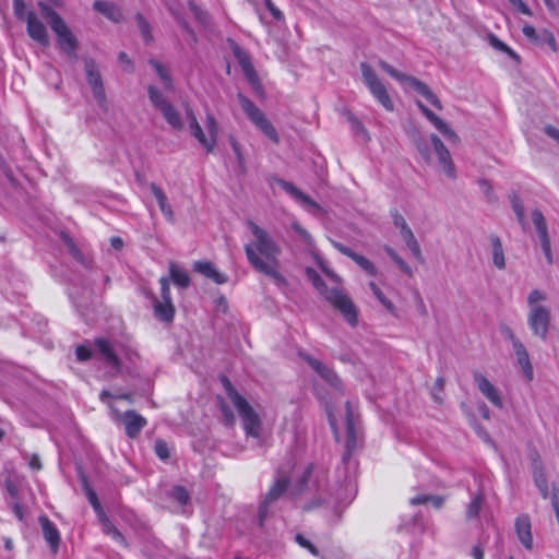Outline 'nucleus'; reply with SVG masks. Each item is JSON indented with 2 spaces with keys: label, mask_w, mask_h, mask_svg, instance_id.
<instances>
[{
  "label": "nucleus",
  "mask_w": 559,
  "mask_h": 559,
  "mask_svg": "<svg viewBox=\"0 0 559 559\" xmlns=\"http://www.w3.org/2000/svg\"><path fill=\"white\" fill-rule=\"evenodd\" d=\"M193 15L197 20H199L202 23H205L207 21V15L204 13L200 8H198L194 3L189 4Z\"/></svg>",
  "instance_id": "obj_54"
},
{
  "label": "nucleus",
  "mask_w": 559,
  "mask_h": 559,
  "mask_svg": "<svg viewBox=\"0 0 559 559\" xmlns=\"http://www.w3.org/2000/svg\"><path fill=\"white\" fill-rule=\"evenodd\" d=\"M514 8H516L522 14L531 16L533 13L531 9L522 0H508Z\"/></svg>",
  "instance_id": "obj_52"
},
{
  "label": "nucleus",
  "mask_w": 559,
  "mask_h": 559,
  "mask_svg": "<svg viewBox=\"0 0 559 559\" xmlns=\"http://www.w3.org/2000/svg\"><path fill=\"white\" fill-rule=\"evenodd\" d=\"M393 223H394L395 227L400 229V235L403 238L406 247L409 249V251L414 255V258L417 261L423 262L424 259H423L419 243H418L417 239L415 238L412 229L407 225L405 218L401 214L395 213L393 215Z\"/></svg>",
  "instance_id": "obj_14"
},
{
  "label": "nucleus",
  "mask_w": 559,
  "mask_h": 559,
  "mask_svg": "<svg viewBox=\"0 0 559 559\" xmlns=\"http://www.w3.org/2000/svg\"><path fill=\"white\" fill-rule=\"evenodd\" d=\"M532 221H533V224L538 234L542 249H543L548 262L551 263L552 257H551V250H550V239L548 236L547 225H546L543 213L538 210L533 211Z\"/></svg>",
  "instance_id": "obj_19"
},
{
  "label": "nucleus",
  "mask_w": 559,
  "mask_h": 559,
  "mask_svg": "<svg viewBox=\"0 0 559 559\" xmlns=\"http://www.w3.org/2000/svg\"><path fill=\"white\" fill-rule=\"evenodd\" d=\"M230 145L239 164H243V156L239 143L234 138H230Z\"/></svg>",
  "instance_id": "obj_55"
},
{
  "label": "nucleus",
  "mask_w": 559,
  "mask_h": 559,
  "mask_svg": "<svg viewBox=\"0 0 559 559\" xmlns=\"http://www.w3.org/2000/svg\"><path fill=\"white\" fill-rule=\"evenodd\" d=\"M527 323L533 333L546 340L550 324V311L545 306H533L527 316Z\"/></svg>",
  "instance_id": "obj_13"
},
{
  "label": "nucleus",
  "mask_w": 559,
  "mask_h": 559,
  "mask_svg": "<svg viewBox=\"0 0 559 559\" xmlns=\"http://www.w3.org/2000/svg\"><path fill=\"white\" fill-rule=\"evenodd\" d=\"M430 141H431L435 152L438 156V160L441 166V170L449 178H454L455 177V167L452 162L450 152L448 151V148L444 146L442 141L436 134H431Z\"/></svg>",
  "instance_id": "obj_17"
},
{
  "label": "nucleus",
  "mask_w": 559,
  "mask_h": 559,
  "mask_svg": "<svg viewBox=\"0 0 559 559\" xmlns=\"http://www.w3.org/2000/svg\"><path fill=\"white\" fill-rule=\"evenodd\" d=\"M13 512L15 514V516L20 520V521H23L24 520V513H23V509L21 507V504L15 501L13 503Z\"/></svg>",
  "instance_id": "obj_63"
},
{
  "label": "nucleus",
  "mask_w": 559,
  "mask_h": 559,
  "mask_svg": "<svg viewBox=\"0 0 559 559\" xmlns=\"http://www.w3.org/2000/svg\"><path fill=\"white\" fill-rule=\"evenodd\" d=\"M124 399L132 402V399L129 394H121L118 396H112L108 391H103L100 393V400L108 404L111 409V414L115 420H121L124 425L126 433L129 438H135L140 431L146 426V419L134 411H127L124 414H120L118 409L115 408L112 402H107L106 399Z\"/></svg>",
  "instance_id": "obj_7"
},
{
  "label": "nucleus",
  "mask_w": 559,
  "mask_h": 559,
  "mask_svg": "<svg viewBox=\"0 0 559 559\" xmlns=\"http://www.w3.org/2000/svg\"><path fill=\"white\" fill-rule=\"evenodd\" d=\"M292 228L306 245L312 246V237L304 227H301L297 222H293Z\"/></svg>",
  "instance_id": "obj_43"
},
{
  "label": "nucleus",
  "mask_w": 559,
  "mask_h": 559,
  "mask_svg": "<svg viewBox=\"0 0 559 559\" xmlns=\"http://www.w3.org/2000/svg\"><path fill=\"white\" fill-rule=\"evenodd\" d=\"M418 108L425 115V117L435 126L437 130H439L448 140L452 142H457L459 136L456 133L438 116H436L431 110H429L421 102H416Z\"/></svg>",
  "instance_id": "obj_25"
},
{
  "label": "nucleus",
  "mask_w": 559,
  "mask_h": 559,
  "mask_svg": "<svg viewBox=\"0 0 559 559\" xmlns=\"http://www.w3.org/2000/svg\"><path fill=\"white\" fill-rule=\"evenodd\" d=\"M353 261L360 266L367 274L374 276L377 274V267L374 264L367 259L366 257L356 253V255L353 257Z\"/></svg>",
  "instance_id": "obj_38"
},
{
  "label": "nucleus",
  "mask_w": 559,
  "mask_h": 559,
  "mask_svg": "<svg viewBox=\"0 0 559 559\" xmlns=\"http://www.w3.org/2000/svg\"><path fill=\"white\" fill-rule=\"evenodd\" d=\"M25 4L23 0H14V11L19 19L24 17Z\"/></svg>",
  "instance_id": "obj_58"
},
{
  "label": "nucleus",
  "mask_w": 559,
  "mask_h": 559,
  "mask_svg": "<svg viewBox=\"0 0 559 559\" xmlns=\"http://www.w3.org/2000/svg\"><path fill=\"white\" fill-rule=\"evenodd\" d=\"M385 251L404 273L412 275V269L392 248L386 247Z\"/></svg>",
  "instance_id": "obj_40"
},
{
  "label": "nucleus",
  "mask_w": 559,
  "mask_h": 559,
  "mask_svg": "<svg viewBox=\"0 0 559 559\" xmlns=\"http://www.w3.org/2000/svg\"><path fill=\"white\" fill-rule=\"evenodd\" d=\"M307 277L312 282L313 286L321 295L344 317V319L353 326L357 324V310L353 301L338 288L328 289L320 278L319 274L311 267L306 269Z\"/></svg>",
  "instance_id": "obj_2"
},
{
  "label": "nucleus",
  "mask_w": 559,
  "mask_h": 559,
  "mask_svg": "<svg viewBox=\"0 0 559 559\" xmlns=\"http://www.w3.org/2000/svg\"><path fill=\"white\" fill-rule=\"evenodd\" d=\"M302 357L313 371H316L326 383L336 389L341 388L342 381L333 369L311 356L305 355Z\"/></svg>",
  "instance_id": "obj_20"
},
{
  "label": "nucleus",
  "mask_w": 559,
  "mask_h": 559,
  "mask_svg": "<svg viewBox=\"0 0 559 559\" xmlns=\"http://www.w3.org/2000/svg\"><path fill=\"white\" fill-rule=\"evenodd\" d=\"M98 519L100 521L103 531L107 535L111 536L118 543H121V544L124 543V538L121 535V533L112 525V523L109 521V519L105 515L104 512H100V514L98 515Z\"/></svg>",
  "instance_id": "obj_35"
},
{
  "label": "nucleus",
  "mask_w": 559,
  "mask_h": 559,
  "mask_svg": "<svg viewBox=\"0 0 559 559\" xmlns=\"http://www.w3.org/2000/svg\"><path fill=\"white\" fill-rule=\"evenodd\" d=\"M234 55L237 58L245 74L249 78V80H253L255 74L249 56L238 46L234 48Z\"/></svg>",
  "instance_id": "obj_32"
},
{
  "label": "nucleus",
  "mask_w": 559,
  "mask_h": 559,
  "mask_svg": "<svg viewBox=\"0 0 559 559\" xmlns=\"http://www.w3.org/2000/svg\"><path fill=\"white\" fill-rule=\"evenodd\" d=\"M224 386L228 397L241 418L247 436L259 438L261 431V419L258 413L248 403V401L235 390L227 379L224 380Z\"/></svg>",
  "instance_id": "obj_3"
},
{
  "label": "nucleus",
  "mask_w": 559,
  "mask_h": 559,
  "mask_svg": "<svg viewBox=\"0 0 559 559\" xmlns=\"http://www.w3.org/2000/svg\"><path fill=\"white\" fill-rule=\"evenodd\" d=\"M329 420L337 441H341V432L345 430L344 443L349 454L355 449L357 442V430L350 403L346 402L343 414H335L329 411Z\"/></svg>",
  "instance_id": "obj_5"
},
{
  "label": "nucleus",
  "mask_w": 559,
  "mask_h": 559,
  "mask_svg": "<svg viewBox=\"0 0 559 559\" xmlns=\"http://www.w3.org/2000/svg\"><path fill=\"white\" fill-rule=\"evenodd\" d=\"M474 382L479 392L496 407L502 408L503 401L499 390L480 372H474Z\"/></svg>",
  "instance_id": "obj_16"
},
{
  "label": "nucleus",
  "mask_w": 559,
  "mask_h": 559,
  "mask_svg": "<svg viewBox=\"0 0 559 559\" xmlns=\"http://www.w3.org/2000/svg\"><path fill=\"white\" fill-rule=\"evenodd\" d=\"M514 528L520 543L526 549L533 548L532 524L527 515L522 514L515 519Z\"/></svg>",
  "instance_id": "obj_24"
},
{
  "label": "nucleus",
  "mask_w": 559,
  "mask_h": 559,
  "mask_svg": "<svg viewBox=\"0 0 559 559\" xmlns=\"http://www.w3.org/2000/svg\"><path fill=\"white\" fill-rule=\"evenodd\" d=\"M522 32L525 37H527L531 40L537 39L536 29L532 25H524L522 28Z\"/></svg>",
  "instance_id": "obj_57"
},
{
  "label": "nucleus",
  "mask_w": 559,
  "mask_h": 559,
  "mask_svg": "<svg viewBox=\"0 0 559 559\" xmlns=\"http://www.w3.org/2000/svg\"><path fill=\"white\" fill-rule=\"evenodd\" d=\"M489 245L493 265L498 270H503L506 267V255L500 238L497 235H491L489 237Z\"/></svg>",
  "instance_id": "obj_28"
},
{
  "label": "nucleus",
  "mask_w": 559,
  "mask_h": 559,
  "mask_svg": "<svg viewBox=\"0 0 559 559\" xmlns=\"http://www.w3.org/2000/svg\"><path fill=\"white\" fill-rule=\"evenodd\" d=\"M264 3H265V7L266 9L270 11V13L272 14V16L274 17V20L276 21H282L284 19V15L283 13L281 12L280 9H277L274 3L272 2V0H264Z\"/></svg>",
  "instance_id": "obj_50"
},
{
  "label": "nucleus",
  "mask_w": 559,
  "mask_h": 559,
  "mask_svg": "<svg viewBox=\"0 0 559 559\" xmlns=\"http://www.w3.org/2000/svg\"><path fill=\"white\" fill-rule=\"evenodd\" d=\"M545 132L551 139H554L557 143H559V130L552 126H546Z\"/></svg>",
  "instance_id": "obj_61"
},
{
  "label": "nucleus",
  "mask_w": 559,
  "mask_h": 559,
  "mask_svg": "<svg viewBox=\"0 0 559 559\" xmlns=\"http://www.w3.org/2000/svg\"><path fill=\"white\" fill-rule=\"evenodd\" d=\"M75 354L78 360L85 361L91 358L92 350L88 346L81 345L76 347Z\"/></svg>",
  "instance_id": "obj_49"
},
{
  "label": "nucleus",
  "mask_w": 559,
  "mask_h": 559,
  "mask_svg": "<svg viewBox=\"0 0 559 559\" xmlns=\"http://www.w3.org/2000/svg\"><path fill=\"white\" fill-rule=\"evenodd\" d=\"M150 188H151L153 195L157 200L159 209H160L162 213L164 214V216L166 217V219L169 222H174V211H173L170 204L168 203L167 197L164 193V191L159 187H157L155 183H151Z\"/></svg>",
  "instance_id": "obj_31"
},
{
  "label": "nucleus",
  "mask_w": 559,
  "mask_h": 559,
  "mask_svg": "<svg viewBox=\"0 0 559 559\" xmlns=\"http://www.w3.org/2000/svg\"><path fill=\"white\" fill-rule=\"evenodd\" d=\"M166 119V121L176 130H181L183 124L181 121L180 114L169 104L164 105L159 109Z\"/></svg>",
  "instance_id": "obj_33"
},
{
  "label": "nucleus",
  "mask_w": 559,
  "mask_h": 559,
  "mask_svg": "<svg viewBox=\"0 0 559 559\" xmlns=\"http://www.w3.org/2000/svg\"><path fill=\"white\" fill-rule=\"evenodd\" d=\"M369 287L370 289L372 290L373 295L376 296V298L379 300V302L390 312V313H394L395 312V307L393 305V302L388 299L384 294L382 293V290L376 285V283L373 282H370L369 284Z\"/></svg>",
  "instance_id": "obj_37"
},
{
  "label": "nucleus",
  "mask_w": 559,
  "mask_h": 559,
  "mask_svg": "<svg viewBox=\"0 0 559 559\" xmlns=\"http://www.w3.org/2000/svg\"><path fill=\"white\" fill-rule=\"evenodd\" d=\"M508 338L512 343L518 365L521 367L526 380L532 381L534 378V371L525 346L511 331H508Z\"/></svg>",
  "instance_id": "obj_15"
},
{
  "label": "nucleus",
  "mask_w": 559,
  "mask_h": 559,
  "mask_svg": "<svg viewBox=\"0 0 559 559\" xmlns=\"http://www.w3.org/2000/svg\"><path fill=\"white\" fill-rule=\"evenodd\" d=\"M334 247L344 255L350 258L353 260V257L356 255V252H354L350 248L342 245V243H338V242H335L334 243Z\"/></svg>",
  "instance_id": "obj_56"
},
{
  "label": "nucleus",
  "mask_w": 559,
  "mask_h": 559,
  "mask_svg": "<svg viewBox=\"0 0 559 559\" xmlns=\"http://www.w3.org/2000/svg\"><path fill=\"white\" fill-rule=\"evenodd\" d=\"M429 497H430V495H418V496L412 498L409 502L412 506L425 504V503H428Z\"/></svg>",
  "instance_id": "obj_59"
},
{
  "label": "nucleus",
  "mask_w": 559,
  "mask_h": 559,
  "mask_svg": "<svg viewBox=\"0 0 559 559\" xmlns=\"http://www.w3.org/2000/svg\"><path fill=\"white\" fill-rule=\"evenodd\" d=\"M87 498H88L91 504L93 506L95 512L97 513V515H99L100 512H104L100 507V503L97 499V496L94 491H92V490L87 491Z\"/></svg>",
  "instance_id": "obj_53"
},
{
  "label": "nucleus",
  "mask_w": 559,
  "mask_h": 559,
  "mask_svg": "<svg viewBox=\"0 0 559 559\" xmlns=\"http://www.w3.org/2000/svg\"><path fill=\"white\" fill-rule=\"evenodd\" d=\"M302 357L313 371H316L326 383L336 389L341 388L342 381L333 369L311 356L305 355Z\"/></svg>",
  "instance_id": "obj_21"
},
{
  "label": "nucleus",
  "mask_w": 559,
  "mask_h": 559,
  "mask_svg": "<svg viewBox=\"0 0 559 559\" xmlns=\"http://www.w3.org/2000/svg\"><path fill=\"white\" fill-rule=\"evenodd\" d=\"M151 64L155 69V71H156L157 75L159 76V79L163 81L165 87L166 88H170L171 87V78L168 74L167 69L160 62L155 61V60H152Z\"/></svg>",
  "instance_id": "obj_39"
},
{
  "label": "nucleus",
  "mask_w": 559,
  "mask_h": 559,
  "mask_svg": "<svg viewBox=\"0 0 559 559\" xmlns=\"http://www.w3.org/2000/svg\"><path fill=\"white\" fill-rule=\"evenodd\" d=\"M39 523L46 542L49 544L51 550L56 552L60 542V534L57 527L45 515L39 516Z\"/></svg>",
  "instance_id": "obj_26"
},
{
  "label": "nucleus",
  "mask_w": 559,
  "mask_h": 559,
  "mask_svg": "<svg viewBox=\"0 0 559 559\" xmlns=\"http://www.w3.org/2000/svg\"><path fill=\"white\" fill-rule=\"evenodd\" d=\"M239 104L250 121L259 128L272 142L278 143V134L265 115L246 96L238 95Z\"/></svg>",
  "instance_id": "obj_10"
},
{
  "label": "nucleus",
  "mask_w": 559,
  "mask_h": 559,
  "mask_svg": "<svg viewBox=\"0 0 559 559\" xmlns=\"http://www.w3.org/2000/svg\"><path fill=\"white\" fill-rule=\"evenodd\" d=\"M280 186L297 202H299L302 206H305L310 212L320 211V205L314 202L310 197L305 194L300 189L294 186L290 182L285 180H278Z\"/></svg>",
  "instance_id": "obj_23"
},
{
  "label": "nucleus",
  "mask_w": 559,
  "mask_h": 559,
  "mask_svg": "<svg viewBox=\"0 0 559 559\" xmlns=\"http://www.w3.org/2000/svg\"><path fill=\"white\" fill-rule=\"evenodd\" d=\"M28 466H29V468H32L34 471H39L41 468V463H40V459L38 457V455L33 454L29 457Z\"/></svg>",
  "instance_id": "obj_60"
},
{
  "label": "nucleus",
  "mask_w": 559,
  "mask_h": 559,
  "mask_svg": "<svg viewBox=\"0 0 559 559\" xmlns=\"http://www.w3.org/2000/svg\"><path fill=\"white\" fill-rule=\"evenodd\" d=\"M247 225L253 237L245 245L248 262L255 271L272 278L277 285H285L286 280L280 272L281 247L254 222L249 221Z\"/></svg>",
  "instance_id": "obj_1"
},
{
  "label": "nucleus",
  "mask_w": 559,
  "mask_h": 559,
  "mask_svg": "<svg viewBox=\"0 0 559 559\" xmlns=\"http://www.w3.org/2000/svg\"><path fill=\"white\" fill-rule=\"evenodd\" d=\"M95 345L99 353L103 355L106 362L110 365L116 371H118L120 367L119 360L111 344L105 338H97L95 341Z\"/></svg>",
  "instance_id": "obj_30"
},
{
  "label": "nucleus",
  "mask_w": 559,
  "mask_h": 559,
  "mask_svg": "<svg viewBox=\"0 0 559 559\" xmlns=\"http://www.w3.org/2000/svg\"><path fill=\"white\" fill-rule=\"evenodd\" d=\"M160 299L153 298L154 316L164 322H171L175 317V306L171 301L169 281L160 277Z\"/></svg>",
  "instance_id": "obj_12"
},
{
  "label": "nucleus",
  "mask_w": 559,
  "mask_h": 559,
  "mask_svg": "<svg viewBox=\"0 0 559 559\" xmlns=\"http://www.w3.org/2000/svg\"><path fill=\"white\" fill-rule=\"evenodd\" d=\"M93 7L96 11L100 12L112 22L118 23L121 22L123 19V14L120 8L117 7L115 3L107 1H95Z\"/></svg>",
  "instance_id": "obj_29"
},
{
  "label": "nucleus",
  "mask_w": 559,
  "mask_h": 559,
  "mask_svg": "<svg viewBox=\"0 0 559 559\" xmlns=\"http://www.w3.org/2000/svg\"><path fill=\"white\" fill-rule=\"evenodd\" d=\"M360 71L362 75V80L367 87L369 88L372 96L383 106V108L388 111L394 110L393 102L383 85V83L378 78L377 73L366 62L360 64Z\"/></svg>",
  "instance_id": "obj_9"
},
{
  "label": "nucleus",
  "mask_w": 559,
  "mask_h": 559,
  "mask_svg": "<svg viewBox=\"0 0 559 559\" xmlns=\"http://www.w3.org/2000/svg\"><path fill=\"white\" fill-rule=\"evenodd\" d=\"M317 262H318V265L319 267L321 269V271L329 277L331 278V281H333L334 283H338L340 282V278L338 276L332 272L325 264L322 260H320L319 258H317Z\"/></svg>",
  "instance_id": "obj_51"
},
{
  "label": "nucleus",
  "mask_w": 559,
  "mask_h": 559,
  "mask_svg": "<svg viewBox=\"0 0 559 559\" xmlns=\"http://www.w3.org/2000/svg\"><path fill=\"white\" fill-rule=\"evenodd\" d=\"M193 270L205 277L211 278L216 284H224L227 282V277L219 273L211 262L195 261L193 263Z\"/></svg>",
  "instance_id": "obj_27"
},
{
  "label": "nucleus",
  "mask_w": 559,
  "mask_h": 559,
  "mask_svg": "<svg viewBox=\"0 0 559 559\" xmlns=\"http://www.w3.org/2000/svg\"><path fill=\"white\" fill-rule=\"evenodd\" d=\"M295 540L300 547L308 549L313 556H318V549L305 536L297 534Z\"/></svg>",
  "instance_id": "obj_47"
},
{
  "label": "nucleus",
  "mask_w": 559,
  "mask_h": 559,
  "mask_svg": "<svg viewBox=\"0 0 559 559\" xmlns=\"http://www.w3.org/2000/svg\"><path fill=\"white\" fill-rule=\"evenodd\" d=\"M481 497L475 496L469 504L467 506L466 515L468 519H474L478 515L480 509H481Z\"/></svg>",
  "instance_id": "obj_41"
},
{
  "label": "nucleus",
  "mask_w": 559,
  "mask_h": 559,
  "mask_svg": "<svg viewBox=\"0 0 559 559\" xmlns=\"http://www.w3.org/2000/svg\"><path fill=\"white\" fill-rule=\"evenodd\" d=\"M310 473H311V469L309 467H305L302 469L294 468L289 476L284 475L282 472L278 473V476H277L274 485L270 488L269 492L265 496V500H264L262 509L260 511L261 523L264 520L266 507L271 502L276 500L286 490V488H287L288 484L292 481V479L298 477L299 474H301L302 477L305 478L306 476L310 475Z\"/></svg>",
  "instance_id": "obj_11"
},
{
  "label": "nucleus",
  "mask_w": 559,
  "mask_h": 559,
  "mask_svg": "<svg viewBox=\"0 0 559 559\" xmlns=\"http://www.w3.org/2000/svg\"><path fill=\"white\" fill-rule=\"evenodd\" d=\"M148 96L150 100L158 108L162 109L164 105H167L168 103L163 97L162 93L155 87L150 86L148 87Z\"/></svg>",
  "instance_id": "obj_42"
},
{
  "label": "nucleus",
  "mask_w": 559,
  "mask_h": 559,
  "mask_svg": "<svg viewBox=\"0 0 559 559\" xmlns=\"http://www.w3.org/2000/svg\"><path fill=\"white\" fill-rule=\"evenodd\" d=\"M136 22H138L139 28L142 33L144 40L150 41L152 39V36L150 33L148 23L144 20L143 15H141V14L136 15Z\"/></svg>",
  "instance_id": "obj_45"
},
{
  "label": "nucleus",
  "mask_w": 559,
  "mask_h": 559,
  "mask_svg": "<svg viewBox=\"0 0 559 559\" xmlns=\"http://www.w3.org/2000/svg\"><path fill=\"white\" fill-rule=\"evenodd\" d=\"M428 502L431 503L435 508L439 509L443 504V498L430 495Z\"/></svg>",
  "instance_id": "obj_64"
},
{
  "label": "nucleus",
  "mask_w": 559,
  "mask_h": 559,
  "mask_svg": "<svg viewBox=\"0 0 559 559\" xmlns=\"http://www.w3.org/2000/svg\"><path fill=\"white\" fill-rule=\"evenodd\" d=\"M38 8L41 15L50 25V28L56 34L61 50L70 57H75L78 40L62 17L52 8L44 2H39Z\"/></svg>",
  "instance_id": "obj_4"
},
{
  "label": "nucleus",
  "mask_w": 559,
  "mask_h": 559,
  "mask_svg": "<svg viewBox=\"0 0 559 559\" xmlns=\"http://www.w3.org/2000/svg\"><path fill=\"white\" fill-rule=\"evenodd\" d=\"M187 118L191 134L205 148L207 153H212L216 146L219 131V127L215 117L210 112L206 114L204 121L206 131L202 129L191 110H187Z\"/></svg>",
  "instance_id": "obj_6"
},
{
  "label": "nucleus",
  "mask_w": 559,
  "mask_h": 559,
  "mask_svg": "<svg viewBox=\"0 0 559 559\" xmlns=\"http://www.w3.org/2000/svg\"><path fill=\"white\" fill-rule=\"evenodd\" d=\"M85 72L87 82L93 91L95 98L102 104L105 102V91L99 72L93 61L85 62Z\"/></svg>",
  "instance_id": "obj_22"
},
{
  "label": "nucleus",
  "mask_w": 559,
  "mask_h": 559,
  "mask_svg": "<svg viewBox=\"0 0 559 559\" xmlns=\"http://www.w3.org/2000/svg\"><path fill=\"white\" fill-rule=\"evenodd\" d=\"M352 126H353V128H354L357 132H360V133H362L365 136H367V138H368V132H367V130L364 128V126L361 124V122H360L358 119H356V118L352 119Z\"/></svg>",
  "instance_id": "obj_62"
},
{
  "label": "nucleus",
  "mask_w": 559,
  "mask_h": 559,
  "mask_svg": "<svg viewBox=\"0 0 559 559\" xmlns=\"http://www.w3.org/2000/svg\"><path fill=\"white\" fill-rule=\"evenodd\" d=\"M25 20L28 36L41 46H48L49 37L47 29L38 16L34 12H28Z\"/></svg>",
  "instance_id": "obj_18"
},
{
  "label": "nucleus",
  "mask_w": 559,
  "mask_h": 559,
  "mask_svg": "<svg viewBox=\"0 0 559 559\" xmlns=\"http://www.w3.org/2000/svg\"><path fill=\"white\" fill-rule=\"evenodd\" d=\"M489 45L498 51L507 53L510 58L519 60L518 53L512 50L507 44L500 40L495 34L488 35Z\"/></svg>",
  "instance_id": "obj_36"
},
{
  "label": "nucleus",
  "mask_w": 559,
  "mask_h": 559,
  "mask_svg": "<svg viewBox=\"0 0 559 559\" xmlns=\"http://www.w3.org/2000/svg\"><path fill=\"white\" fill-rule=\"evenodd\" d=\"M544 299H545V295L542 292H539L537 289L532 290L527 298L530 309H532L533 306H539L537 302L542 301Z\"/></svg>",
  "instance_id": "obj_48"
},
{
  "label": "nucleus",
  "mask_w": 559,
  "mask_h": 559,
  "mask_svg": "<svg viewBox=\"0 0 559 559\" xmlns=\"http://www.w3.org/2000/svg\"><path fill=\"white\" fill-rule=\"evenodd\" d=\"M155 453L162 460H167L170 455L168 445L163 440H157L155 442Z\"/></svg>",
  "instance_id": "obj_46"
},
{
  "label": "nucleus",
  "mask_w": 559,
  "mask_h": 559,
  "mask_svg": "<svg viewBox=\"0 0 559 559\" xmlns=\"http://www.w3.org/2000/svg\"><path fill=\"white\" fill-rule=\"evenodd\" d=\"M171 497L180 504H186L189 500V493L182 486H177L171 490Z\"/></svg>",
  "instance_id": "obj_44"
},
{
  "label": "nucleus",
  "mask_w": 559,
  "mask_h": 559,
  "mask_svg": "<svg viewBox=\"0 0 559 559\" xmlns=\"http://www.w3.org/2000/svg\"><path fill=\"white\" fill-rule=\"evenodd\" d=\"M379 67L385 71L389 75L400 82L404 87H409L420 94L423 97L427 99L436 109L441 110L442 105L436 94L429 88L427 84L417 80L414 76H409L405 73H402L395 70L392 66L386 63L385 61H379Z\"/></svg>",
  "instance_id": "obj_8"
},
{
  "label": "nucleus",
  "mask_w": 559,
  "mask_h": 559,
  "mask_svg": "<svg viewBox=\"0 0 559 559\" xmlns=\"http://www.w3.org/2000/svg\"><path fill=\"white\" fill-rule=\"evenodd\" d=\"M169 274H170V278L175 285H177L181 288H186L189 286V284H190L189 275L183 270H181L176 263H170Z\"/></svg>",
  "instance_id": "obj_34"
}]
</instances>
